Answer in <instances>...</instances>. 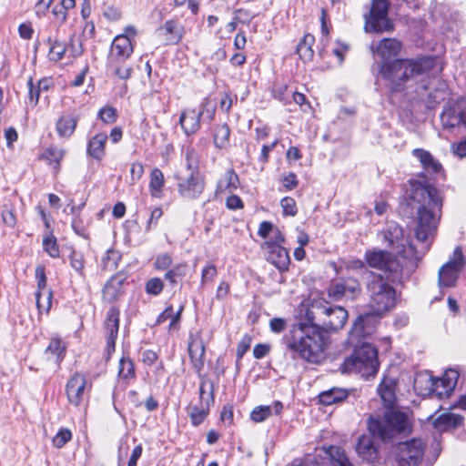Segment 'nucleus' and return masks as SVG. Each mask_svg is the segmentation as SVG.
<instances>
[{
  "label": "nucleus",
  "mask_w": 466,
  "mask_h": 466,
  "mask_svg": "<svg viewBox=\"0 0 466 466\" xmlns=\"http://www.w3.org/2000/svg\"><path fill=\"white\" fill-rule=\"evenodd\" d=\"M410 198L417 214L415 237L421 244L420 250L403 238L402 228L389 225L384 238L390 247L396 248L397 257L390 263V281L402 284L414 273L431 246L441 218L443 195L428 182L414 180L410 183Z\"/></svg>",
  "instance_id": "1"
},
{
  "label": "nucleus",
  "mask_w": 466,
  "mask_h": 466,
  "mask_svg": "<svg viewBox=\"0 0 466 466\" xmlns=\"http://www.w3.org/2000/svg\"><path fill=\"white\" fill-rule=\"evenodd\" d=\"M370 49L383 60L380 66V74L392 91H401L412 83L443 70L442 64L436 56L388 61L397 56L401 49V43L395 38H383L377 45L372 43Z\"/></svg>",
  "instance_id": "2"
},
{
  "label": "nucleus",
  "mask_w": 466,
  "mask_h": 466,
  "mask_svg": "<svg viewBox=\"0 0 466 466\" xmlns=\"http://www.w3.org/2000/svg\"><path fill=\"white\" fill-rule=\"evenodd\" d=\"M374 331L375 324L372 316L360 315L354 321L348 339V342L354 347V350L340 365L341 373H359L366 379L377 374L380 367L377 349L370 343L361 342L362 339Z\"/></svg>",
  "instance_id": "3"
},
{
  "label": "nucleus",
  "mask_w": 466,
  "mask_h": 466,
  "mask_svg": "<svg viewBox=\"0 0 466 466\" xmlns=\"http://www.w3.org/2000/svg\"><path fill=\"white\" fill-rule=\"evenodd\" d=\"M410 429L409 417L400 410H388L384 412L382 417H370L368 421V430L370 435H361L359 438L356 444V452L363 461L373 462L379 455L373 437L387 442L399 434L409 433Z\"/></svg>",
  "instance_id": "4"
},
{
  "label": "nucleus",
  "mask_w": 466,
  "mask_h": 466,
  "mask_svg": "<svg viewBox=\"0 0 466 466\" xmlns=\"http://www.w3.org/2000/svg\"><path fill=\"white\" fill-rule=\"evenodd\" d=\"M283 340L293 359L319 364L326 358L327 343L320 329L293 323Z\"/></svg>",
  "instance_id": "5"
},
{
  "label": "nucleus",
  "mask_w": 466,
  "mask_h": 466,
  "mask_svg": "<svg viewBox=\"0 0 466 466\" xmlns=\"http://www.w3.org/2000/svg\"><path fill=\"white\" fill-rule=\"evenodd\" d=\"M459 373L448 370L441 378H434L429 371L418 372L413 381L414 390L421 397L436 395L439 399L449 397L457 385Z\"/></svg>",
  "instance_id": "6"
},
{
  "label": "nucleus",
  "mask_w": 466,
  "mask_h": 466,
  "mask_svg": "<svg viewBox=\"0 0 466 466\" xmlns=\"http://www.w3.org/2000/svg\"><path fill=\"white\" fill-rule=\"evenodd\" d=\"M370 295V307L372 313H367L374 319L377 323V317L393 309L396 305V290L380 274H372L371 279L367 284Z\"/></svg>",
  "instance_id": "7"
},
{
  "label": "nucleus",
  "mask_w": 466,
  "mask_h": 466,
  "mask_svg": "<svg viewBox=\"0 0 466 466\" xmlns=\"http://www.w3.org/2000/svg\"><path fill=\"white\" fill-rule=\"evenodd\" d=\"M388 0H371L370 11L364 15V31L366 33H390L394 30V24L388 14Z\"/></svg>",
  "instance_id": "8"
},
{
  "label": "nucleus",
  "mask_w": 466,
  "mask_h": 466,
  "mask_svg": "<svg viewBox=\"0 0 466 466\" xmlns=\"http://www.w3.org/2000/svg\"><path fill=\"white\" fill-rule=\"evenodd\" d=\"M398 466H431L425 460L426 442L421 438L399 442L396 448Z\"/></svg>",
  "instance_id": "9"
},
{
  "label": "nucleus",
  "mask_w": 466,
  "mask_h": 466,
  "mask_svg": "<svg viewBox=\"0 0 466 466\" xmlns=\"http://www.w3.org/2000/svg\"><path fill=\"white\" fill-rule=\"evenodd\" d=\"M466 266V259L460 246L456 247L449 260L439 269L438 285L441 289L452 288L457 284L461 272Z\"/></svg>",
  "instance_id": "10"
},
{
  "label": "nucleus",
  "mask_w": 466,
  "mask_h": 466,
  "mask_svg": "<svg viewBox=\"0 0 466 466\" xmlns=\"http://www.w3.org/2000/svg\"><path fill=\"white\" fill-rule=\"evenodd\" d=\"M319 323L321 331H337L342 329L348 319V311L339 306H330L325 301L324 308H319Z\"/></svg>",
  "instance_id": "11"
},
{
  "label": "nucleus",
  "mask_w": 466,
  "mask_h": 466,
  "mask_svg": "<svg viewBox=\"0 0 466 466\" xmlns=\"http://www.w3.org/2000/svg\"><path fill=\"white\" fill-rule=\"evenodd\" d=\"M441 120L446 129L466 125V98L460 97L450 101L444 107Z\"/></svg>",
  "instance_id": "12"
},
{
  "label": "nucleus",
  "mask_w": 466,
  "mask_h": 466,
  "mask_svg": "<svg viewBox=\"0 0 466 466\" xmlns=\"http://www.w3.org/2000/svg\"><path fill=\"white\" fill-rule=\"evenodd\" d=\"M360 291V283L354 278L338 279L333 280L328 288V296L339 301L342 298L353 299Z\"/></svg>",
  "instance_id": "13"
},
{
  "label": "nucleus",
  "mask_w": 466,
  "mask_h": 466,
  "mask_svg": "<svg viewBox=\"0 0 466 466\" xmlns=\"http://www.w3.org/2000/svg\"><path fill=\"white\" fill-rule=\"evenodd\" d=\"M205 179L199 171H192L177 184L178 194L186 199L198 198L205 189Z\"/></svg>",
  "instance_id": "14"
},
{
  "label": "nucleus",
  "mask_w": 466,
  "mask_h": 466,
  "mask_svg": "<svg viewBox=\"0 0 466 466\" xmlns=\"http://www.w3.org/2000/svg\"><path fill=\"white\" fill-rule=\"evenodd\" d=\"M35 276L37 282V291L35 292L36 307L39 312H48L52 305L53 293L46 288V276L45 267L38 265L35 270Z\"/></svg>",
  "instance_id": "15"
},
{
  "label": "nucleus",
  "mask_w": 466,
  "mask_h": 466,
  "mask_svg": "<svg viewBox=\"0 0 466 466\" xmlns=\"http://www.w3.org/2000/svg\"><path fill=\"white\" fill-rule=\"evenodd\" d=\"M134 52V46L130 38L126 35H116L110 47L107 65H115L116 62L126 61Z\"/></svg>",
  "instance_id": "16"
},
{
  "label": "nucleus",
  "mask_w": 466,
  "mask_h": 466,
  "mask_svg": "<svg viewBox=\"0 0 466 466\" xmlns=\"http://www.w3.org/2000/svg\"><path fill=\"white\" fill-rule=\"evenodd\" d=\"M188 355L198 376L205 364L206 348L200 332L190 333L187 345Z\"/></svg>",
  "instance_id": "17"
},
{
  "label": "nucleus",
  "mask_w": 466,
  "mask_h": 466,
  "mask_svg": "<svg viewBox=\"0 0 466 466\" xmlns=\"http://www.w3.org/2000/svg\"><path fill=\"white\" fill-rule=\"evenodd\" d=\"M119 329V309L111 307L106 313L105 320L106 339V352L110 355L115 351L116 339L117 338Z\"/></svg>",
  "instance_id": "18"
},
{
  "label": "nucleus",
  "mask_w": 466,
  "mask_h": 466,
  "mask_svg": "<svg viewBox=\"0 0 466 466\" xmlns=\"http://www.w3.org/2000/svg\"><path fill=\"white\" fill-rule=\"evenodd\" d=\"M264 248L267 251V260L273 264L279 270L285 271L290 262L288 250L278 243L266 241Z\"/></svg>",
  "instance_id": "19"
},
{
  "label": "nucleus",
  "mask_w": 466,
  "mask_h": 466,
  "mask_svg": "<svg viewBox=\"0 0 466 466\" xmlns=\"http://www.w3.org/2000/svg\"><path fill=\"white\" fill-rule=\"evenodd\" d=\"M412 155L420 161L425 173L430 176L443 177L444 169L441 162L430 151L423 148H415Z\"/></svg>",
  "instance_id": "20"
},
{
  "label": "nucleus",
  "mask_w": 466,
  "mask_h": 466,
  "mask_svg": "<svg viewBox=\"0 0 466 466\" xmlns=\"http://www.w3.org/2000/svg\"><path fill=\"white\" fill-rule=\"evenodd\" d=\"M86 385V377L80 373L74 374L67 381L66 390L68 401L72 405L79 406L83 401Z\"/></svg>",
  "instance_id": "21"
},
{
  "label": "nucleus",
  "mask_w": 466,
  "mask_h": 466,
  "mask_svg": "<svg viewBox=\"0 0 466 466\" xmlns=\"http://www.w3.org/2000/svg\"><path fill=\"white\" fill-rule=\"evenodd\" d=\"M365 259L370 267L383 271L387 280L390 281V263L394 261L390 253L377 249L368 250L365 254Z\"/></svg>",
  "instance_id": "22"
},
{
  "label": "nucleus",
  "mask_w": 466,
  "mask_h": 466,
  "mask_svg": "<svg viewBox=\"0 0 466 466\" xmlns=\"http://www.w3.org/2000/svg\"><path fill=\"white\" fill-rule=\"evenodd\" d=\"M214 402V386L210 383V392L205 401H199L198 404L190 406L187 409V414L194 426L201 424L209 413L210 404Z\"/></svg>",
  "instance_id": "23"
},
{
  "label": "nucleus",
  "mask_w": 466,
  "mask_h": 466,
  "mask_svg": "<svg viewBox=\"0 0 466 466\" xmlns=\"http://www.w3.org/2000/svg\"><path fill=\"white\" fill-rule=\"evenodd\" d=\"M201 113L196 108L184 109L179 116V125L187 136L197 133L200 128Z\"/></svg>",
  "instance_id": "24"
},
{
  "label": "nucleus",
  "mask_w": 466,
  "mask_h": 466,
  "mask_svg": "<svg viewBox=\"0 0 466 466\" xmlns=\"http://www.w3.org/2000/svg\"><path fill=\"white\" fill-rule=\"evenodd\" d=\"M464 417L451 412L442 413L433 420L432 425L440 432L455 430L461 426Z\"/></svg>",
  "instance_id": "25"
},
{
  "label": "nucleus",
  "mask_w": 466,
  "mask_h": 466,
  "mask_svg": "<svg viewBox=\"0 0 466 466\" xmlns=\"http://www.w3.org/2000/svg\"><path fill=\"white\" fill-rule=\"evenodd\" d=\"M158 30L165 32L167 42L172 45L178 44L185 32L184 27L174 20L166 21Z\"/></svg>",
  "instance_id": "26"
},
{
  "label": "nucleus",
  "mask_w": 466,
  "mask_h": 466,
  "mask_svg": "<svg viewBox=\"0 0 466 466\" xmlns=\"http://www.w3.org/2000/svg\"><path fill=\"white\" fill-rule=\"evenodd\" d=\"M107 136L105 133H99L90 138L87 144V154L96 160H100L105 156V147Z\"/></svg>",
  "instance_id": "27"
},
{
  "label": "nucleus",
  "mask_w": 466,
  "mask_h": 466,
  "mask_svg": "<svg viewBox=\"0 0 466 466\" xmlns=\"http://www.w3.org/2000/svg\"><path fill=\"white\" fill-rule=\"evenodd\" d=\"M238 186L239 178L238 174L232 168L228 169L218 181L216 194H220L228 190H236Z\"/></svg>",
  "instance_id": "28"
},
{
  "label": "nucleus",
  "mask_w": 466,
  "mask_h": 466,
  "mask_svg": "<svg viewBox=\"0 0 466 466\" xmlns=\"http://www.w3.org/2000/svg\"><path fill=\"white\" fill-rule=\"evenodd\" d=\"M325 301H314L310 308L305 312V318L298 319L295 323H302L306 326L311 325L314 328L321 329L319 323V308H324Z\"/></svg>",
  "instance_id": "29"
},
{
  "label": "nucleus",
  "mask_w": 466,
  "mask_h": 466,
  "mask_svg": "<svg viewBox=\"0 0 466 466\" xmlns=\"http://www.w3.org/2000/svg\"><path fill=\"white\" fill-rule=\"evenodd\" d=\"M379 395L380 396L381 400L383 401L385 407L388 410H396L395 409H391V406L395 402V390H394V382L392 380H384L378 388Z\"/></svg>",
  "instance_id": "30"
},
{
  "label": "nucleus",
  "mask_w": 466,
  "mask_h": 466,
  "mask_svg": "<svg viewBox=\"0 0 466 466\" xmlns=\"http://www.w3.org/2000/svg\"><path fill=\"white\" fill-rule=\"evenodd\" d=\"M165 186V178L163 172L155 167L150 173L149 191L152 198H160L163 195V187Z\"/></svg>",
  "instance_id": "31"
},
{
  "label": "nucleus",
  "mask_w": 466,
  "mask_h": 466,
  "mask_svg": "<svg viewBox=\"0 0 466 466\" xmlns=\"http://www.w3.org/2000/svg\"><path fill=\"white\" fill-rule=\"evenodd\" d=\"M213 142L214 146L219 149H227L230 146V128L227 124L215 127Z\"/></svg>",
  "instance_id": "32"
},
{
  "label": "nucleus",
  "mask_w": 466,
  "mask_h": 466,
  "mask_svg": "<svg viewBox=\"0 0 466 466\" xmlns=\"http://www.w3.org/2000/svg\"><path fill=\"white\" fill-rule=\"evenodd\" d=\"M77 117L72 115L63 116L56 122V131L60 137H69L74 133Z\"/></svg>",
  "instance_id": "33"
},
{
  "label": "nucleus",
  "mask_w": 466,
  "mask_h": 466,
  "mask_svg": "<svg viewBox=\"0 0 466 466\" xmlns=\"http://www.w3.org/2000/svg\"><path fill=\"white\" fill-rule=\"evenodd\" d=\"M348 397V390L342 388H332L319 395V401L324 405H331L342 401Z\"/></svg>",
  "instance_id": "34"
},
{
  "label": "nucleus",
  "mask_w": 466,
  "mask_h": 466,
  "mask_svg": "<svg viewBox=\"0 0 466 466\" xmlns=\"http://www.w3.org/2000/svg\"><path fill=\"white\" fill-rule=\"evenodd\" d=\"M66 344L59 338H52L49 345L46 350V353L50 355V359H52L56 363H59L65 357L66 354Z\"/></svg>",
  "instance_id": "35"
},
{
  "label": "nucleus",
  "mask_w": 466,
  "mask_h": 466,
  "mask_svg": "<svg viewBox=\"0 0 466 466\" xmlns=\"http://www.w3.org/2000/svg\"><path fill=\"white\" fill-rule=\"evenodd\" d=\"M315 42L314 35L306 34L297 46V53L299 57L304 61H310L313 57L314 52L312 46Z\"/></svg>",
  "instance_id": "36"
},
{
  "label": "nucleus",
  "mask_w": 466,
  "mask_h": 466,
  "mask_svg": "<svg viewBox=\"0 0 466 466\" xmlns=\"http://www.w3.org/2000/svg\"><path fill=\"white\" fill-rule=\"evenodd\" d=\"M123 283V279L119 277H112L105 285L103 289L104 298L113 301L116 299L121 286Z\"/></svg>",
  "instance_id": "37"
},
{
  "label": "nucleus",
  "mask_w": 466,
  "mask_h": 466,
  "mask_svg": "<svg viewBox=\"0 0 466 466\" xmlns=\"http://www.w3.org/2000/svg\"><path fill=\"white\" fill-rule=\"evenodd\" d=\"M329 454L333 466H353L340 447L331 446L329 449Z\"/></svg>",
  "instance_id": "38"
},
{
  "label": "nucleus",
  "mask_w": 466,
  "mask_h": 466,
  "mask_svg": "<svg viewBox=\"0 0 466 466\" xmlns=\"http://www.w3.org/2000/svg\"><path fill=\"white\" fill-rule=\"evenodd\" d=\"M43 248L51 258H58L60 251L56 238L51 233H46L43 238Z\"/></svg>",
  "instance_id": "39"
},
{
  "label": "nucleus",
  "mask_w": 466,
  "mask_h": 466,
  "mask_svg": "<svg viewBox=\"0 0 466 466\" xmlns=\"http://www.w3.org/2000/svg\"><path fill=\"white\" fill-rule=\"evenodd\" d=\"M187 272L186 264H178L173 267L165 274V279L169 281L172 286L177 284L178 280H181Z\"/></svg>",
  "instance_id": "40"
},
{
  "label": "nucleus",
  "mask_w": 466,
  "mask_h": 466,
  "mask_svg": "<svg viewBox=\"0 0 466 466\" xmlns=\"http://www.w3.org/2000/svg\"><path fill=\"white\" fill-rule=\"evenodd\" d=\"M67 50L66 46L59 39L53 43V46L49 47L48 59L52 62L61 61Z\"/></svg>",
  "instance_id": "41"
},
{
  "label": "nucleus",
  "mask_w": 466,
  "mask_h": 466,
  "mask_svg": "<svg viewBox=\"0 0 466 466\" xmlns=\"http://www.w3.org/2000/svg\"><path fill=\"white\" fill-rule=\"evenodd\" d=\"M70 266L81 277H85V258L82 252L72 250L69 256Z\"/></svg>",
  "instance_id": "42"
},
{
  "label": "nucleus",
  "mask_w": 466,
  "mask_h": 466,
  "mask_svg": "<svg viewBox=\"0 0 466 466\" xmlns=\"http://www.w3.org/2000/svg\"><path fill=\"white\" fill-rule=\"evenodd\" d=\"M118 376L128 380L135 377V367L133 361L128 358H121L118 367Z\"/></svg>",
  "instance_id": "43"
},
{
  "label": "nucleus",
  "mask_w": 466,
  "mask_h": 466,
  "mask_svg": "<svg viewBox=\"0 0 466 466\" xmlns=\"http://www.w3.org/2000/svg\"><path fill=\"white\" fill-rule=\"evenodd\" d=\"M114 70V74L122 80H127L131 77L133 68L126 61L116 62L115 65H107Z\"/></svg>",
  "instance_id": "44"
},
{
  "label": "nucleus",
  "mask_w": 466,
  "mask_h": 466,
  "mask_svg": "<svg viewBox=\"0 0 466 466\" xmlns=\"http://www.w3.org/2000/svg\"><path fill=\"white\" fill-rule=\"evenodd\" d=\"M120 260V254L115 249H108L102 258L103 268L105 269H115Z\"/></svg>",
  "instance_id": "45"
},
{
  "label": "nucleus",
  "mask_w": 466,
  "mask_h": 466,
  "mask_svg": "<svg viewBox=\"0 0 466 466\" xmlns=\"http://www.w3.org/2000/svg\"><path fill=\"white\" fill-rule=\"evenodd\" d=\"M185 160L188 170L198 171V155L193 147H188L185 149Z\"/></svg>",
  "instance_id": "46"
},
{
  "label": "nucleus",
  "mask_w": 466,
  "mask_h": 466,
  "mask_svg": "<svg viewBox=\"0 0 466 466\" xmlns=\"http://www.w3.org/2000/svg\"><path fill=\"white\" fill-rule=\"evenodd\" d=\"M271 415V406H258L250 413L254 422H262Z\"/></svg>",
  "instance_id": "47"
},
{
  "label": "nucleus",
  "mask_w": 466,
  "mask_h": 466,
  "mask_svg": "<svg viewBox=\"0 0 466 466\" xmlns=\"http://www.w3.org/2000/svg\"><path fill=\"white\" fill-rule=\"evenodd\" d=\"M1 215L3 222L7 227L15 228L16 225V217L15 214V208L12 207V205L5 204Z\"/></svg>",
  "instance_id": "48"
},
{
  "label": "nucleus",
  "mask_w": 466,
  "mask_h": 466,
  "mask_svg": "<svg viewBox=\"0 0 466 466\" xmlns=\"http://www.w3.org/2000/svg\"><path fill=\"white\" fill-rule=\"evenodd\" d=\"M274 97L284 104L290 103V91L286 85H275L273 87Z\"/></svg>",
  "instance_id": "49"
},
{
  "label": "nucleus",
  "mask_w": 466,
  "mask_h": 466,
  "mask_svg": "<svg viewBox=\"0 0 466 466\" xmlns=\"http://www.w3.org/2000/svg\"><path fill=\"white\" fill-rule=\"evenodd\" d=\"M198 113H201V117L204 116L208 121H212L215 117L216 108L210 103L208 98L203 99V101L199 105V109H198Z\"/></svg>",
  "instance_id": "50"
},
{
  "label": "nucleus",
  "mask_w": 466,
  "mask_h": 466,
  "mask_svg": "<svg viewBox=\"0 0 466 466\" xmlns=\"http://www.w3.org/2000/svg\"><path fill=\"white\" fill-rule=\"evenodd\" d=\"M72 438V433L68 429H61L53 439V444L56 448H62Z\"/></svg>",
  "instance_id": "51"
},
{
  "label": "nucleus",
  "mask_w": 466,
  "mask_h": 466,
  "mask_svg": "<svg viewBox=\"0 0 466 466\" xmlns=\"http://www.w3.org/2000/svg\"><path fill=\"white\" fill-rule=\"evenodd\" d=\"M163 282L159 278L150 279L146 284V291L151 295H158L163 290Z\"/></svg>",
  "instance_id": "52"
},
{
  "label": "nucleus",
  "mask_w": 466,
  "mask_h": 466,
  "mask_svg": "<svg viewBox=\"0 0 466 466\" xmlns=\"http://www.w3.org/2000/svg\"><path fill=\"white\" fill-rule=\"evenodd\" d=\"M283 213L286 216H295L297 214L296 202L292 198L285 197L280 201Z\"/></svg>",
  "instance_id": "53"
},
{
  "label": "nucleus",
  "mask_w": 466,
  "mask_h": 466,
  "mask_svg": "<svg viewBox=\"0 0 466 466\" xmlns=\"http://www.w3.org/2000/svg\"><path fill=\"white\" fill-rule=\"evenodd\" d=\"M98 116L104 123L113 124L116 119V111L111 106H106L100 109Z\"/></svg>",
  "instance_id": "54"
},
{
  "label": "nucleus",
  "mask_w": 466,
  "mask_h": 466,
  "mask_svg": "<svg viewBox=\"0 0 466 466\" xmlns=\"http://www.w3.org/2000/svg\"><path fill=\"white\" fill-rule=\"evenodd\" d=\"M217 274H218V271H217V268L215 265H213V264L207 265L202 270L201 284L204 285L207 282L213 281V279H215Z\"/></svg>",
  "instance_id": "55"
},
{
  "label": "nucleus",
  "mask_w": 466,
  "mask_h": 466,
  "mask_svg": "<svg viewBox=\"0 0 466 466\" xmlns=\"http://www.w3.org/2000/svg\"><path fill=\"white\" fill-rule=\"evenodd\" d=\"M144 174V166L139 162H135L131 165L130 177L131 183L135 184L141 179Z\"/></svg>",
  "instance_id": "56"
},
{
  "label": "nucleus",
  "mask_w": 466,
  "mask_h": 466,
  "mask_svg": "<svg viewBox=\"0 0 466 466\" xmlns=\"http://www.w3.org/2000/svg\"><path fill=\"white\" fill-rule=\"evenodd\" d=\"M235 20H238L241 24H249L255 17V15L251 14L248 10L237 9L234 12Z\"/></svg>",
  "instance_id": "57"
},
{
  "label": "nucleus",
  "mask_w": 466,
  "mask_h": 466,
  "mask_svg": "<svg viewBox=\"0 0 466 466\" xmlns=\"http://www.w3.org/2000/svg\"><path fill=\"white\" fill-rule=\"evenodd\" d=\"M282 182L286 190H292L299 185L297 175L293 172H289L287 176H285L282 179Z\"/></svg>",
  "instance_id": "58"
},
{
  "label": "nucleus",
  "mask_w": 466,
  "mask_h": 466,
  "mask_svg": "<svg viewBox=\"0 0 466 466\" xmlns=\"http://www.w3.org/2000/svg\"><path fill=\"white\" fill-rule=\"evenodd\" d=\"M269 327L272 332L280 333L286 329L287 322L282 318H273L269 321Z\"/></svg>",
  "instance_id": "59"
},
{
  "label": "nucleus",
  "mask_w": 466,
  "mask_h": 466,
  "mask_svg": "<svg viewBox=\"0 0 466 466\" xmlns=\"http://www.w3.org/2000/svg\"><path fill=\"white\" fill-rule=\"evenodd\" d=\"M172 259L168 254H161L157 256L154 263L157 269H166L171 265Z\"/></svg>",
  "instance_id": "60"
},
{
  "label": "nucleus",
  "mask_w": 466,
  "mask_h": 466,
  "mask_svg": "<svg viewBox=\"0 0 466 466\" xmlns=\"http://www.w3.org/2000/svg\"><path fill=\"white\" fill-rule=\"evenodd\" d=\"M226 206L231 210L241 209L244 207L241 198L237 195L229 196L226 200Z\"/></svg>",
  "instance_id": "61"
},
{
  "label": "nucleus",
  "mask_w": 466,
  "mask_h": 466,
  "mask_svg": "<svg viewBox=\"0 0 466 466\" xmlns=\"http://www.w3.org/2000/svg\"><path fill=\"white\" fill-rule=\"evenodd\" d=\"M53 0H38L35 6V14L38 17L44 16L49 9Z\"/></svg>",
  "instance_id": "62"
},
{
  "label": "nucleus",
  "mask_w": 466,
  "mask_h": 466,
  "mask_svg": "<svg viewBox=\"0 0 466 466\" xmlns=\"http://www.w3.org/2000/svg\"><path fill=\"white\" fill-rule=\"evenodd\" d=\"M278 143H279V141L275 140L274 142H272L269 145H263V147L261 148V153L258 157V161L261 162L262 164L267 163L268 160L269 152H271L276 147Z\"/></svg>",
  "instance_id": "63"
},
{
  "label": "nucleus",
  "mask_w": 466,
  "mask_h": 466,
  "mask_svg": "<svg viewBox=\"0 0 466 466\" xmlns=\"http://www.w3.org/2000/svg\"><path fill=\"white\" fill-rule=\"evenodd\" d=\"M18 33L21 38L29 40L32 38L34 29L29 23H23L18 27Z\"/></svg>",
  "instance_id": "64"
}]
</instances>
